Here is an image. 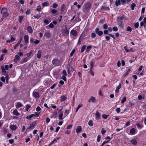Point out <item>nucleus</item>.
<instances>
[{"label":"nucleus","instance_id":"nucleus-14","mask_svg":"<svg viewBox=\"0 0 146 146\" xmlns=\"http://www.w3.org/2000/svg\"><path fill=\"white\" fill-rule=\"evenodd\" d=\"M10 128L12 131H15L17 129V126L14 125H10Z\"/></svg>","mask_w":146,"mask_h":146},{"label":"nucleus","instance_id":"nucleus-48","mask_svg":"<svg viewBox=\"0 0 146 146\" xmlns=\"http://www.w3.org/2000/svg\"><path fill=\"white\" fill-rule=\"evenodd\" d=\"M63 114L62 113L60 114L59 116V119L60 120H62V116Z\"/></svg>","mask_w":146,"mask_h":146},{"label":"nucleus","instance_id":"nucleus-23","mask_svg":"<svg viewBox=\"0 0 146 146\" xmlns=\"http://www.w3.org/2000/svg\"><path fill=\"white\" fill-rule=\"evenodd\" d=\"M96 117L97 119H100V115L98 111H96Z\"/></svg>","mask_w":146,"mask_h":146},{"label":"nucleus","instance_id":"nucleus-34","mask_svg":"<svg viewBox=\"0 0 146 146\" xmlns=\"http://www.w3.org/2000/svg\"><path fill=\"white\" fill-rule=\"evenodd\" d=\"M115 5L117 7H118L119 5L120 4V0H116L115 2Z\"/></svg>","mask_w":146,"mask_h":146},{"label":"nucleus","instance_id":"nucleus-29","mask_svg":"<svg viewBox=\"0 0 146 146\" xmlns=\"http://www.w3.org/2000/svg\"><path fill=\"white\" fill-rule=\"evenodd\" d=\"M88 124L90 126H92L94 125L93 122L92 120H90L88 121Z\"/></svg>","mask_w":146,"mask_h":146},{"label":"nucleus","instance_id":"nucleus-4","mask_svg":"<svg viewBox=\"0 0 146 146\" xmlns=\"http://www.w3.org/2000/svg\"><path fill=\"white\" fill-rule=\"evenodd\" d=\"M33 97L36 98H38L40 97V94L38 92L34 91L33 92Z\"/></svg>","mask_w":146,"mask_h":146},{"label":"nucleus","instance_id":"nucleus-36","mask_svg":"<svg viewBox=\"0 0 146 146\" xmlns=\"http://www.w3.org/2000/svg\"><path fill=\"white\" fill-rule=\"evenodd\" d=\"M1 69L2 70V72L4 73H5L6 72V71L5 70L4 67L3 66H2L1 67Z\"/></svg>","mask_w":146,"mask_h":146},{"label":"nucleus","instance_id":"nucleus-38","mask_svg":"<svg viewBox=\"0 0 146 146\" xmlns=\"http://www.w3.org/2000/svg\"><path fill=\"white\" fill-rule=\"evenodd\" d=\"M110 141V140H108L107 141H104L103 142V143H102V144L100 146H103L106 143H109Z\"/></svg>","mask_w":146,"mask_h":146},{"label":"nucleus","instance_id":"nucleus-22","mask_svg":"<svg viewBox=\"0 0 146 146\" xmlns=\"http://www.w3.org/2000/svg\"><path fill=\"white\" fill-rule=\"evenodd\" d=\"M13 113L14 115L16 116H19L20 114L17 110H14L13 112Z\"/></svg>","mask_w":146,"mask_h":146},{"label":"nucleus","instance_id":"nucleus-11","mask_svg":"<svg viewBox=\"0 0 146 146\" xmlns=\"http://www.w3.org/2000/svg\"><path fill=\"white\" fill-rule=\"evenodd\" d=\"M62 32L65 34V35H67L68 34L69 32L66 28H65L62 29Z\"/></svg>","mask_w":146,"mask_h":146},{"label":"nucleus","instance_id":"nucleus-9","mask_svg":"<svg viewBox=\"0 0 146 146\" xmlns=\"http://www.w3.org/2000/svg\"><path fill=\"white\" fill-rule=\"evenodd\" d=\"M117 22L119 26L121 28H123V24L122 21L120 20L119 19H117Z\"/></svg>","mask_w":146,"mask_h":146},{"label":"nucleus","instance_id":"nucleus-21","mask_svg":"<svg viewBox=\"0 0 146 146\" xmlns=\"http://www.w3.org/2000/svg\"><path fill=\"white\" fill-rule=\"evenodd\" d=\"M88 101L89 102H90L91 101L93 102H95V98L93 96H92L88 100Z\"/></svg>","mask_w":146,"mask_h":146},{"label":"nucleus","instance_id":"nucleus-52","mask_svg":"<svg viewBox=\"0 0 146 146\" xmlns=\"http://www.w3.org/2000/svg\"><path fill=\"white\" fill-rule=\"evenodd\" d=\"M50 121V119L49 117H47L46 118V123H49V122Z\"/></svg>","mask_w":146,"mask_h":146},{"label":"nucleus","instance_id":"nucleus-15","mask_svg":"<svg viewBox=\"0 0 146 146\" xmlns=\"http://www.w3.org/2000/svg\"><path fill=\"white\" fill-rule=\"evenodd\" d=\"M23 106V104L20 102H17L16 103V108H19Z\"/></svg>","mask_w":146,"mask_h":146},{"label":"nucleus","instance_id":"nucleus-27","mask_svg":"<svg viewBox=\"0 0 146 146\" xmlns=\"http://www.w3.org/2000/svg\"><path fill=\"white\" fill-rule=\"evenodd\" d=\"M86 48V45H83L81 48V52H83L84 50H85Z\"/></svg>","mask_w":146,"mask_h":146},{"label":"nucleus","instance_id":"nucleus-24","mask_svg":"<svg viewBox=\"0 0 146 146\" xmlns=\"http://www.w3.org/2000/svg\"><path fill=\"white\" fill-rule=\"evenodd\" d=\"M121 88V84H119L118 86L117 87L116 90H115V92H116L117 93L119 92V89Z\"/></svg>","mask_w":146,"mask_h":146},{"label":"nucleus","instance_id":"nucleus-7","mask_svg":"<svg viewBox=\"0 0 146 146\" xmlns=\"http://www.w3.org/2000/svg\"><path fill=\"white\" fill-rule=\"evenodd\" d=\"M99 30V29L98 28H96L95 29V32L99 36H100L103 34V32L102 31H100Z\"/></svg>","mask_w":146,"mask_h":146},{"label":"nucleus","instance_id":"nucleus-28","mask_svg":"<svg viewBox=\"0 0 146 146\" xmlns=\"http://www.w3.org/2000/svg\"><path fill=\"white\" fill-rule=\"evenodd\" d=\"M52 63L54 65L58 63V60L57 59H54L52 60Z\"/></svg>","mask_w":146,"mask_h":146},{"label":"nucleus","instance_id":"nucleus-37","mask_svg":"<svg viewBox=\"0 0 146 146\" xmlns=\"http://www.w3.org/2000/svg\"><path fill=\"white\" fill-rule=\"evenodd\" d=\"M135 6L136 5L135 3H132L131 5V9L132 10H133L134 9V8Z\"/></svg>","mask_w":146,"mask_h":146},{"label":"nucleus","instance_id":"nucleus-5","mask_svg":"<svg viewBox=\"0 0 146 146\" xmlns=\"http://www.w3.org/2000/svg\"><path fill=\"white\" fill-rule=\"evenodd\" d=\"M36 123L35 121L32 122L30 125L29 129H34L36 126Z\"/></svg>","mask_w":146,"mask_h":146},{"label":"nucleus","instance_id":"nucleus-43","mask_svg":"<svg viewBox=\"0 0 146 146\" xmlns=\"http://www.w3.org/2000/svg\"><path fill=\"white\" fill-rule=\"evenodd\" d=\"M31 106L29 105H27L26 106V108L25 110L26 111H28L29 109L31 108Z\"/></svg>","mask_w":146,"mask_h":146},{"label":"nucleus","instance_id":"nucleus-57","mask_svg":"<svg viewBox=\"0 0 146 146\" xmlns=\"http://www.w3.org/2000/svg\"><path fill=\"white\" fill-rule=\"evenodd\" d=\"M62 74H63V76H67V74H66V72L65 70H63L62 71Z\"/></svg>","mask_w":146,"mask_h":146},{"label":"nucleus","instance_id":"nucleus-25","mask_svg":"<svg viewBox=\"0 0 146 146\" xmlns=\"http://www.w3.org/2000/svg\"><path fill=\"white\" fill-rule=\"evenodd\" d=\"M15 40V39L13 37H11V39L7 40L6 42L8 43H10L13 41H14Z\"/></svg>","mask_w":146,"mask_h":146},{"label":"nucleus","instance_id":"nucleus-49","mask_svg":"<svg viewBox=\"0 0 146 146\" xmlns=\"http://www.w3.org/2000/svg\"><path fill=\"white\" fill-rule=\"evenodd\" d=\"M132 29L131 28L129 27V26H128L127 27V29H126V30L127 31H129V32H131V31Z\"/></svg>","mask_w":146,"mask_h":146},{"label":"nucleus","instance_id":"nucleus-33","mask_svg":"<svg viewBox=\"0 0 146 146\" xmlns=\"http://www.w3.org/2000/svg\"><path fill=\"white\" fill-rule=\"evenodd\" d=\"M94 62L93 61H91L90 62V69L91 70H92V69L93 68V66H94Z\"/></svg>","mask_w":146,"mask_h":146},{"label":"nucleus","instance_id":"nucleus-17","mask_svg":"<svg viewBox=\"0 0 146 146\" xmlns=\"http://www.w3.org/2000/svg\"><path fill=\"white\" fill-rule=\"evenodd\" d=\"M136 130L134 128H132L130 130V133L132 135H134L135 133Z\"/></svg>","mask_w":146,"mask_h":146},{"label":"nucleus","instance_id":"nucleus-8","mask_svg":"<svg viewBox=\"0 0 146 146\" xmlns=\"http://www.w3.org/2000/svg\"><path fill=\"white\" fill-rule=\"evenodd\" d=\"M99 30V29L98 28H96L95 29V32L99 36H100L103 34V32L102 31H100Z\"/></svg>","mask_w":146,"mask_h":146},{"label":"nucleus","instance_id":"nucleus-30","mask_svg":"<svg viewBox=\"0 0 146 146\" xmlns=\"http://www.w3.org/2000/svg\"><path fill=\"white\" fill-rule=\"evenodd\" d=\"M41 16V15L40 14H36L33 16V17L35 19H38Z\"/></svg>","mask_w":146,"mask_h":146},{"label":"nucleus","instance_id":"nucleus-12","mask_svg":"<svg viewBox=\"0 0 146 146\" xmlns=\"http://www.w3.org/2000/svg\"><path fill=\"white\" fill-rule=\"evenodd\" d=\"M91 7V5L89 3H87L85 4V8L86 9H90Z\"/></svg>","mask_w":146,"mask_h":146},{"label":"nucleus","instance_id":"nucleus-58","mask_svg":"<svg viewBox=\"0 0 146 146\" xmlns=\"http://www.w3.org/2000/svg\"><path fill=\"white\" fill-rule=\"evenodd\" d=\"M139 26V24L138 22L135 23L134 25V27L135 28H137Z\"/></svg>","mask_w":146,"mask_h":146},{"label":"nucleus","instance_id":"nucleus-26","mask_svg":"<svg viewBox=\"0 0 146 146\" xmlns=\"http://www.w3.org/2000/svg\"><path fill=\"white\" fill-rule=\"evenodd\" d=\"M131 143L134 145H137V141L135 139L132 140L131 142Z\"/></svg>","mask_w":146,"mask_h":146},{"label":"nucleus","instance_id":"nucleus-13","mask_svg":"<svg viewBox=\"0 0 146 146\" xmlns=\"http://www.w3.org/2000/svg\"><path fill=\"white\" fill-rule=\"evenodd\" d=\"M20 59V58L19 56L18 55L16 54L15 56V58L14 59L13 61L15 62H17Z\"/></svg>","mask_w":146,"mask_h":146},{"label":"nucleus","instance_id":"nucleus-16","mask_svg":"<svg viewBox=\"0 0 146 146\" xmlns=\"http://www.w3.org/2000/svg\"><path fill=\"white\" fill-rule=\"evenodd\" d=\"M82 130V128L81 126H78L76 129V132L77 133H80V131H81Z\"/></svg>","mask_w":146,"mask_h":146},{"label":"nucleus","instance_id":"nucleus-20","mask_svg":"<svg viewBox=\"0 0 146 146\" xmlns=\"http://www.w3.org/2000/svg\"><path fill=\"white\" fill-rule=\"evenodd\" d=\"M28 31L30 33H32L33 31V29L30 26H28L27 28Z\"/></svg>","mask_w":146,"mask_h":146},{"label":"nucleus","instance_id":"nucleus-3","mask_svg":"<svg viewBox=\"0 0 146 146\" xmlns=\"http://www.w3.org/2000/svg\"><path fill=\"white\" fill-rule=\"evenodd\" d=\"M136 125L138 129H141L143 127V122H139L137 123Z\"/></svg>","mask_w":146,"mask_h":146},{"label":"nucleus","instance_id":"nucleus-31","mask_svg":"<svg viewBox=\"0 0 146 146\" xmlns=\"http://www.w3.org/2000/svg\"><path fill=\"white\" fill-rule=\"evenodd\" d=\"M92 46L90 45H89L88 46L86 50V51L87 52H88L92 48Z\"/></svg>","mask_w":146,"mask_h":146},{"label":"nucleus","instance_id":"nucleus-60","mask_svg":"<svg viewBox=\"0 0 146 146\" xmlns=\"http://www.w3.org/2000/svg\"><path fill=\"white\" fill-rule=\"evenodd\" d=\"M57 112H56L54 113L53 114V117L54 118H55L57 117Z\"/></svg>","mask_w":146,"mask_h":146},{"label":"nucleus","instance_id":"nucleus-59","mask_svg":"<svg viewBox=\"0 0 146 146\" xmlns=\"http://www.w3.org/2000/svg\"><path fill=\"white\" fill-rule=\"evenodd\" d=\"M40 108L39 106H37L36 109V111L37 112H39L40 111Z\"/></svg>","mask_w":146,"mask_h":146},{"label":"nucleus","instance_id":"nucleus-63","mask_svg":"<svg viewBox=\"0 0 146 146\" xmlns=\"http://www.w3.org/2000/svg\"><path fill=\"white\" fill-rule=\"evenodd\" d=\"M108 25L107 24H104L103 26V28L104 29H106L108 28Z\"/></svg>","mask_w":146,"mask_h":146},{"label":"nucleus","instance_id":"nucleus-10","mask_svg":"<svg viewBox=\"0 0 146 146\" xmlns=\"http://www.w3.org/2000/svg\"><path fill=\"white\" fill-rule=\"evenodd\" d=\"M70 34L72 36H75L78 35V32L75 30H72L70 32Z\"/></svg>","mask_w":146,"mask_h":146},{"label":"nucleus","instance_id":"nucleus-1","mask_svg":"<svg viewBox=\"0 0 146 146\" xmlns=\"http://www.w3.org/2000/svg\"><path fill=\"white\" fill-rule=\"evenodd\" d=\"M67 9L64 4H63L61 7V14L65 13L67 11Z\"/></svg>","mask_w":146,"mask_h":146},{"label":"nucleus","instance_id":"nucleus-2","mask_svg":"<svg viewBox=\"0 0 146 146\" xmlns=\"http://www.w3.org/2000/svg\"><path fill=\"white\" fill-rule=\"evenodd\" d=\"M1 14L3 15V17H7L9 15V13L7 12V9L6 8H2L1 11Z\"/></svg>","mask_w":146,"mask_h":146},{"label":"nucleus","instance_id":"nucleus-55","mask_svg":"<svg viewBox=\"0 0 146 146\" xmlns=\"http://www.w3.org/2000/svg\"><path fill=\"white\" fill-rule=\"evenodd\" d=\"M82 106V105L81 104H80L77 107L76 110V111L77 112L79 108H81Z\"/></svg>","mask_w":146,"mask_h":146},{"label":"nucleus","instance_id":"nucleus-56","mask_svg":"<svg viewBox=\"0 0 146 146\" xmlns=\"http://www.w3.org/2000/svg\"><path fill=\"white\" fill-rule=\"evenodd\" d=\"M124 48L125 49V50L126 52H129V50L127 48V47L126 46H124Z\"/></svg>","mask_w":146,"mask_h":146},{"label":"nucleus","instance_id":"nucleus-47","mask_svg":"<svg viewBox=\"0 0 146 146\" xmlns=\"http://www.w3.org/2000/svg\"><path fill=\"white\" fill-rule=\"evenodd\" d=\"M108 115H107L105 114H103L102 115V117L103 118L106 119L107 118L108 116Z\"/></svg>","mask_w":146,"mask_h":146},{"label":"nucleus","instance_id":"nucleus-6","mask_svg":"<svg viewBox=\"0 0 146 146\" xmlns=\"http://www.w3.org/2000/svg\"><path fill=\"white\" fill-rule=\"evenodd\" d=\"M99 30V29L98 28H96L95 29V32L99 36H100L103 34V32L102 31H100Z\"/></svg>","mask_w":146,"mask_h":146},{"label":"nucleus","instance_id":"nucleus-41","mask_svg":"<svg viewBox=\"0 0 146 146\" xmlns=\"http://www.w3.org/2000/svg\"><path fill=\"white\" fill-rule=\"evenodd\" d=\"M33 114H32L30 115L27 116L26 117V119H29L32 118L33 117Z\"/></svg>","mask_w":146,"mask_h":146},{"label":"nucleus","instance_id":"nucleus-50","mask_svg":"<svg viewBox=\"0 0 146 146\" xmlns=\"http://www.w3.org/2000/svg\"><path fill=\"white\" fill-rule=\"evenodd\" d=\"M75 49H73L72 51L71 52L70 55V56H73L75 52Z\"/></svg>","mask_w":146,"mask_h":146},{"label":"nucleus","instance_id":"nucleus-45","mask_svg":"<svg viewBox=\"0 0 146 146\" xmlns=\"http://www.w3.org/2000/svg\"><path fill=\"white\" fill-rule=\"evenodd\" d=\"M39 113L35 112L34 114H33V117L35 116L36 117H38L39 116Z\"/></svg>","mask_w":146,"mask_h":146},{"label":"nucleus","instance_id":"nucleus-61","mask_svg":"<svg viewBox=\"0 0 146 146\" xmlns=\"http://www.w3.org/2000/svg\"><path fill=\"white\" fill-rule=\"evenodd\" d=\"M116 111L117 112V113H119L120 112V111H121V109H120V108H117L116 109Z\"/></svg>","mask_w":146,"mask_h":146},{"label":"nucleus","instance_id":"nucleus-53","mask_svg":"<svg viewBox=\"0 0 146 146\" xmlns=\"http://www.w3.org/2000/svg\"><path fill=\"white\" fill-rule=\"evenodd\" d=\"M101 136L100 135H98V137H97V141L98 142L100 141V139L101 138Z\"/></svg>","mask_w":146,"mask_h":146},{"label":"nucleus","instance_id":"nucleus-54","mask_svg":"<svg viewBox=\"0 0 146 146\" xmlns=\"http://www.w3.org/2000/svg\"><path fill=\"white\" fill-rule=\"evenodd\" d=\"M58 6V4L56 3H54L53 4V7L54 8H56Z\"/></svg>","mask_w":146,"mask_h":146},{"label":"nucleus","instance_id":"nucleus-32","mask_svg":"<svg viewBox=\"0 0 146 146\" xmlns=\"http://www.w3.org/2000/svg\"><path fill=\"white\" fill-rule=\"evenodd\" d=\"M74 70V69L72 67H69L68 68V73H70V71L72 72H73Z\"/></svg>","mask_w":146,"mask_h":146},{"label":"nucleus","instance_id":"nucleus-42","mask_svg":"<svg viewBox=\"0 0 146 146\" xmlns=\"http://www.w3.org/2000/svg\"><path fill=\"white\" fill-rule=\"evenodd\" d=\"M9 79V78L8 74H6V76L5 77V80H6V82L7 83H8L9 82V81H8Z\"/></svg>","mask_w":146,"mask_h":146},{"label":"nucleus","instance_id":"nucleus-40","mask_svg":"<svg viewBox=\"0 0 146 146\" xmlns=\"http://www.w3.org/2000/svg\"><path fill=\"white\" fill-rule=\"evenodd\" d=\"M126 100V97L125 96L122 99V100L121 102L122 104L124 102H125Z\"/></svg>","mask_w":146,"mask_h":146},{"label":"nucleus","instance_id":"nucleus-39","mask_svg":"<svg viewBox=\"0 0 146 146\" xmlns=\"http://www.w3.org/2000/svg\"><path fill=\"white\" fill-rule=\"evenodd\" d=\"M48 2H46L45 3H42V5L43 7L44 6H48Z\"/></svg>","mask_w":146,"mask_h":146},{"label":"nucleus","instance_id":"nucleus-19","mask_svg":"<svg viewBox=\"0 0 146 146\" xmlns=\"http://www.w3.org/2000/svg\"><path fill=\"white\" fill-rule=\"evenodd\" d=\"M60 101L62 102L64 101L65 100L67 99V97L66 96H62L60 97Z\"/></svg>","mask_w":146,"mask_h":146},{"label":"nucleus","instance_id":"nucleus-46","mask_svg":"<svg viewBox=\"0 0 146 146\" xmlns=\"http://www.w3.org/2000/svg\"><path fill=\"white\" fill-rule=\"evenodd\" d=\"M52 14H56L57 12V11L55 9H52L51 10Z\"/></svg>","mask_w":146,"mask_h":146},{"label":"nucleus","instance_id":"nucleus-18","mask_svg":"<svg viewBox=\"0 0 146 146\" xmlns=\"http://www.w3.org/2000/svg\"><path fill=\"white\" fill-rule=\"evenodd\" d=\"M41 53L42 52L40 50H39L38 52V53L37 54V57L39 59H40L41 57Z\"/></svg>","mask_w":146,"mask_h":146},{"label":"nucleus","instance_id":"nucleus-62","mask_svg":"<svg viewBox=\"0 0 146 146\" xmlns=\"http://www.w3.org/2000/svg\"><path fill=\"white\" fill-rule=\"evenodd\" d=\"M4 68L5 70H8L9 69V66L7 65H5L4 66Z\"/></svg>","mask_w":146,"mask_h":146},{"label":"nucleus","instance_id":"nucleus-44","mask_svg":"<svg viewBox=\"0 0 146 146\" xmlns=\"http://www.w3.org/2000/svg\"><path fill=\"white\" fill-rule=\"evenodd\" d=\"M36 10L38 11H41V7L40 5H39L37 7V8L36 9Z\"/></svg>","mask_w":146,"mask_h":146},{"label":"nucleus","instance_id":"nucleus-64","mask_svg":"<svg viewBox=\"0 0 146 146\" xmlns=\"http://www.w3.org/2000/svg\"><path fill=\"white\" fill-rule=\"evenodd\" d=\"M106 130H104L103 128L101 131V133L102 134H104L106 132Z\"/></svg>","mask_w":146,"mask_h":146},{"label":"nucleus","instance_id":"nucleus-35","mask_svg":"<svg viewBox=\"0 0 146 146\" xmlns=\"http://www.w3.org/2000/svg\"><path fill=\"white\" fill-rule=\"evenodd\" d=\"M32 52L33 51L32 50H31L30 53L26 54H25V55L27 57H29L32 54Z\"/></svg>","mask_w":146,"mask_h":146},{"label":"nucleus","instance_id":"nucleus-51","mask_svg":"<svg viewBox=\"0 0 146 146\" xmlns=\"http://www.w3.org/2000/svg\"><path fill=\"white\" fill-rule=\"evenodd\" d=\"M110 8L109 7H106L104 6H102L101 7V9H107L109 10V9Z\"/></svg>","mask_w":146,"mask_h":146}]
</instances>
